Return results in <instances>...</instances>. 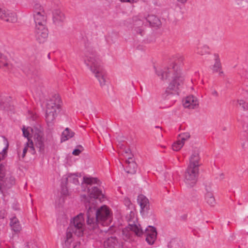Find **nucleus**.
Here are the masks:
<instances>
[{
    "mask_svg": "<svg viewBox=\"0 0 248 248\" xmlns=\"http://www.w3.org/2000/svg\"><path fill=\"white\" fill-rule=\"evenodd\" d=\"M133 231L130 229L129 226L124 228L122 231V237L125 241L130 240L131 239L132 232Z\"/></svg>",
    "mask_w": 248,
    "mask_h": 248,
    "instance_id": "b1692460",
    "label": "nucleus"
},
{
    "mask_svg": "<svg viewBox=\"0 0 248 248\" xmlns=\"http://www.w3.org/2000/svg\"><path fill=\"white\" fill-rule=\"evenodd\" d=\"M33 16L36 24L35 26L46 25V14L43 8L39 4H35L34 6Z\"/></svg>",
    "mask_w": 248,
    "mask_h": 248,
    "instance_id": "1a4fd4ad",
    "label": "nucleus"
},
{
    "mask_svg": "<svg viewBox=\"0 0 248 248\" xmlns=\"http://www.w3.org/2000/svg\"><path fill=\"white\" fill-rule=\"evenodd\" d=\"M84 230L85 223L83 215L80 214L71 220L67 232L80 237L83 235Z\"/></svg>",
    "mask_w": 248,
    "mask_h": 248,
    "instance_id": "39448f33",
    "label": "nucleus"
},
{
    "mask_svg": "<svg viewBox=\"0 0 248 248\" xmlns=\"http://www.w3.org/2000/svg\"><path fill=\"white\" fill-rule=\"evenodd\" d=\"M178 2L181 3V4H185L186 3L187 0H176Z\"/></svg>",
    "mask_w": 248,
    "mask_h": 248,
    "instance_id": "49530a36",
    "label": "nucleus"
},
{
    "mask_svg": "<svg viewBox=\"0 0 248 248\" xmlns=\"http://www.w3.org/2000/svg\"><path fill=\"white\" fill-rule=\"evenodd\" d=\"M126 218L128 223V226L130 227V229L133 231L135 234L138 236H141L143 234V230L138 223L135 212L130 211L126 216Z\"/></svg>",
    "mask_w": 248,
    "mask_h": 248,
    "instance_id": "0eeeda50",
    "label": "nucleus"
},
{
    "mask_svg": "<svg viewBox=\"0 0 248 248\" xmlns=\"http://www.w3.org/2000/svg\"><path fill=\"white\" fill-rule=\"evenodd\" d=\"M235 3L238 5L244 6L248 3V0H235Z\"/></svg>",
    "mask_w": 248,
    "mask_h": 248,
    "instance_id": "58836bf2",
    "label": "nucleus"
},
{
    "mask_svg": "<svg viewBox=\"0 0 248 248\" xmlns=\"http://www.w3.org/2000/svg\"><path fill=\"white\" fill-rule=\"evenodd\" d=\"M29 149L31 154L34 155L35 154L36 152L32 140H31L30 142H28L26 143L21 154H20L19 151H18V155L19 157H20L21 156L22 158H24V157L26 156L27 151H28Z\"/></svg>",
    "mask_w": 248,
    "mask_h": 248,
    "instance_id": "aec40b11",
    "label": "nucleus"
},
{
    "mask_svg": "<svg viewBox=\"0 0 248 248\" xmlns=\"http://www.w3.org/2000/svg\"><path fill=\"white\" fill-rule=\"evenodd\" d=\"M205 200L206 202L211 206H214L216 204V200L213 194L205 195Z\"/></svg>",
    "mask_w": 248,
    "mask_h": 248,
    "instance_id": "c85d7f7f",
    "label": "nucleus"
},
{
    "mask_svg": "<svg viewBox=\"0 0 248 248\" xmlns=\"http://www.w3.org/2000/svg\"><path fill=\"white\" fill-rule=\"evenodd\" d=\"M80 148H81V149L82 148V146H80Z\"/></svg>",
    "mask_w": 248,
    "mask_h": 248,
    "instance_id": "3c124183",
    "label": "nucleus"
},
{
    "mask_svg": "<svg viewBox=\"0 0 248 248\" xmlns=\"http://www.w3.org/2000/svg\"><path fill=\"white\" fill-rule=\"evenodd\" d=\"M212 94L214 96H217V91H214L212 92Z\"/></svg>",
    "mask_w": 248,
    "mask_h": 248,
    "instance_id": "de8ad7c7",
    "label": "nucleus"
},
{
    "mask_svg": "<svg viewBox=\"0 0 248 248\" xmlns=\"http://www.w3.org/2000/svg\"><path fill=\"white\" fill-rule=\"evenodd\" d=\"M89 197H87L85 195L81 196V200L88 203L86 205H93L94 203L95 199H101L104 197V195L102 191L96 186L92 187L91 188H88Z\"/></svg>",
    "mask_w": 248,
    "mask_h": 248,
    "instance_id": "6e6552de",
    "label": "nucleus"
},
{
    "mask_svg": "<svg viewBox=\"0 0 248 248\" xmlns=\"http://www.w3.org/2000/svg\"><path fill=\"white\" fill-rule=\"evenodd\" d=\"M135 30L136 31L137 33L139 34L141 36H142L144 34V30L141 27H136L135 28Z\"/></svg>",
    "mask_w": 248,
    "mask_h": 248,
    "instance_id": "ea45409f",
    "label": "nucleus"
},
{
    "mask_svg": "<svg viewBox=\"0 0 248 248\" xmlns=\"http://www.w3.org/2000/svg\"><path fill=\"white\" fill-rule=\"evenodd\" d=\"M177 66L172 63L169 67L156 70V74L162 80L169 79L170 78L172 79L166 90V97L168 96V99H170L171 95L176 96L178 95L179 89L184 83V78L181 73L177 71Z\"/></svg>",
    "mask_w": 248,
    "mask_h": 248,
    "instance_id": "f257e3e1",
    "label": "nucleus"
},
{
    "mask_svg": "<svg viewBox=\"0 0 248 248\" xmlns=\"http://www.w3.org/2000/svg\"><path fill=\"white\" fill-rule=\"evenodd\" d=\"M146 18L150 24L152 26H157L159 25V19L154 15H149Z\"/></svg>",
    "mask_w": 248,
    "mask_h": 248,
    "instance_id": "a878e982",
    "label": "nucleus"
},
{
    "mask_svg": "<svg viewBox=\"0 0 248 248\" xmlns=\"http://www.w3.org/2000/svg\"><path fill=\"white\" fill-rule=\"evenodd\" d=\"M78 176L75 174H71L69 176V181L72 182L75 185H78L79 184V182L78 179Z\"/></svg>",
    "mask_w": 248,
    "mask_h": 248,
    "instance_id": "f704fd0d",
    "label": "nucleus"
},
{
    "mask_svg": "<svg viewBox=\"0 0 248 248\" xmlns=\"http://www.w3.org/2000/svg\"><path fill=\"white\" fill-rule=\"evenodd\" d=\"M199 169L187 167L184 174V182L187 188L193 187L196 184Z\"/></svg>",
    "mask_w": 248,
    "mask_h": 248,
    "instance_id": "423d86ee",
    "label": "nucleus"
},
{
    "mask_svg": "<svg viewBox=\"0 0 248 248\" xmlns=\"http://www.w3.org/2000/svg\"><path fill=\"white\" fill-rule=\"evenodd\" d=\"M126 163L127 164V166L126 167V172L130 174L135 173L137 165L133 158V155L128 157L127 159L126 160Z\"/></svg>",
    "mask_w": 248,
    "mask_h": 248,
    "instance_id": "a211bd4d",
    "label": "nucleus"
},
{
    "mask_svg": "<svg viewBox=\"0 0 248 248\" xmlns=\"http://www.w3.org/2000/svg\"><path fill=\"white\" fill-rule=\"evenodd\" d=\"M10 225L12 230L16 232H19L21 230V226L19 221L15 217L11 218Z\"/></svg>",
    "mask_w": 248,
    "mask_h": 248,
    "instance_id": "5701e85b",
    "label": "nucleus"
},
{
    "mask_svg": "<svg viewBox=\"0 0 248 248\" xmlns=\"http://www.w3.org/2000/svg\"><path fill=\"white\" fill-rule=\"evenodd\" d=\"M87 223L89 229L95 230L99 224L102 226L108 224L110 219V211L108 206L103 205L96 209L94 204L86 205Z\"/></svg>",
    "mask_w": 248,
    "mask_h": 248,
    "instance_id": "f03ea898",
    "label": "nucleus"
},
{
    "mask_svg": "<svg viewBox=\"0 0 248 248\" xmlns=\"http://www.w3.org/2000/svg\"><path fill=\"white\" fill-rule=\"evenodd\" d=\"M34 141L35 145L37 148L39 149V152L44 154L45 152V139L43 137V132L40 130L38 133L34 136Z\"/></svg>",
    "mask_w": 248,
    "mask_h": 248,
    "instance_id": "f8f14e48",
    "label": "nucleus"
},
{
    "mask_svg": "<svg viewBox=\"0 0 248 248\" xmlns=\"http://www.w3.org/2000/svg\"><path fill=\"white\" fill-rule=\"evenodd\" d=\"M80 242L79 241L75 242L73 244V248H80Z\"/></svg>",
    "mask_w": 248,
    "mask_h": 248,
    "instance_id": "79ce46f5",
    "label": "nucleus"
},
{
    "mask_svg": "<svg viewBox=\"0 0 248 248\" xmlns=\"http://www.w3.org/2000/svg\"><path fill=\"white\" fill-rule=\"evenodd\" d=\"M208 49V47L205 46L201 48L198 47L197 48V53L201 56L209 54Z\"/></svg>",
    "mask_w": 248,
    "mask_h": 248,
    "instance_id": "7c9ffc66",
    "label": "nucleus"
},
{
    "mask_svg": "<svg viewBox=\"0 0 248 248\" xmlns=\"http://www.w3.org/2000/svg\"><path fill=\"white\" fill-rule=\"evenodd\" d=\"M61 106V100L59 95L55 94L47 101L46 104V120L48 125L53 124Z\"/></svg>",
    "mask_w": 248,
    "mask_h": 248,
    "instance_id": "20e7f679",
    "label": "nucleus"
},
{
    "mask_svg": "<svg viewBox=\"0 0 248 248\" xmlns=\"http://www.w3.org/2000/svg\"><path fill=\"white\" fill-rule=\"evenodd\" d=\"M190 134L188 132L183 133L179 135L181 141L184 142V144H185V142L186 140H187L190 138Z\"/></svg>",
    "mask_w": 248,
    "mask_h": 248,
    "instance_id": "473e14b6",
    "label": "nucleus"
},
{
    "mask_svg": "<svg viewBox=\"0 0 248 248\" xmlns=\"http://www.w3.org/2000/svg\"><path fill=\"white\" fill-rule=\"evenodd\" d=\"M5 217V211H0V218H4Z\"/></svg>",
    "mask_w": 248,
    "mask_h": 248,
    "instance_id": "c03bdc74",
    "label": "nucleus"
},
{
    "mask_svg": "<svg viewBox=\"0 0 248 248\" xmlns=\"http://www.w3.org/2000/svg\"><path fill=\"white\" fill-rule=\"evenodd\" d=\"M184 107L189 109H195L199 106L198 99L193 95L186 97L184 100Z\"/></svg>",
    "mask_w": 248,
    "mask_h": 248,
    "instance_id": "ddd939ff",
    "label": "nucleus"
},
{
    "mask_svg": "<svg viewBox=\"0 0 248 248\" xmlns=\"http://www.w3.org/2000/svg\"><path fill=\"white\" fill-rule=\"evenodd\" d=\"M124 202L125 205L127 206H129L131 204L130 201L128 198H125Z\"/></svg>",
    "mask_w": 248,
    "mask_h": 248,
    "instance_id": "37998d69",
    "label": "nucleus"
},
{
    "mask_svg": "<svg viewBox=\"0 0 248 248\" xmlns=\"http://www.w3.org/2000/svg\"><path fill=\"white\" fill-rule=\"evenodd\" d=\"M74 238L73 234L69 233L66 232L65 240L63 244V248H69L71 246V243L73 241Z\"/></svg>",
    "mask_w": 248,
    "mask_h": 248,
    "instance_id": "bb28decb",
    "label": "nucleus"
},
{
    "mask_svg": "<svg viewBox=\"0 0 248 248\" xmlns=\"http://www.w3.org/2000/svg\"><path fill=\"white\" fill-rule=\"evenodd\" d=\"M48 31L45 26H35L34 36L36 41L39 43H43L48 37Z\"/></svg>",
    "mask_w": 248,
    "mask_h": 248,
    "instance_id": "9d476101",
    "label": "nucleus"
},
{
    "mask_svg": "<svg viewBox=\"0 0 248 248\" xmlns=\"http://www.w3.org/2000/svg\"><path fill=\"white\" fill-rule=\"evenodd\" d=\"M23 135L24 137L27 138L28 140V142L30 141V137L31 135L34 137V136L36 134V133H38L39 131L40 130L37 127H26L24 126L22 128Z\"/></svg>",
    "mask_w": 248,
    "mask_h": 248,
    "instance_id": "6ab92c4d",
    "label": "nucleus"
},
{
    "mask_svg": "<svg viewBox=\"0 0 248 248\" xmlns=\"http://www.w3.org/2000/svg\"><path fill=\"white\" fill-rule=\"evenodd\" d=\"M238 103L239 105L244 110H247L248 108V104L244 100H238Z\"/></svg>",
    "mask_w": 248,
    "mask_h": 248,
    "instance_id": "e433bc0d",
    "label": "nucleus"
},
{
    "mask_svg": "<svg viewBox=\"0 0 248 248\" xmlns=\"http://www.w3.org/2000/svg\"><path fill=\"white\" fill-rule=\"evenodd\" d=\"M139 22H140V23L139 24V25H140V24H142V22H141V21H139Z\"/></svg>",
    "mask_w": 248,
    "mask_h": 248,
    "instance_id": "8fccbe9b",
    "label": "nucleus"
},
{
    "mask_svg": "<svg viewBox=\"0 0 248 248\" xmlns=\"http://www.w3.org/2000/svg\"><path fill=\"white\" fill-rule=\"evenodd\" d=\"M53 22L57 25H60L65 19L64 14L59 9H55L52 13Z\"/></svg>",
    "mask_w": 248,
    "mask_h": 248,
    "instance_id": "f3484780",
    "label": "nucleus"
},
{
    "mask_svg": "<svg viewBox=\"0 0 248 248\" xmlns=\"http://www.w3.org/2000/svg\"><path fill=\"white\" fill-rule=\"evenodd\" d=\"M82 151V149H81V150L79 149H75L73 151L72 154L75 155H78L80 154V153Z\"/></svg>",
    "mask_w": 248,
    "mask_h": 248,
    "instance_id": "a19ab883",
    "label": "nucleus"
},
{
    "mask_svg": "<svg viewBox=\"0 0 248 248\" xmlns=\"http://www.w3.org/2000/svg\"><path fill=\"white\" fill-rule=\"evenodd\" d=\"M184 145V142L178 140L172 144V148L173 151H178L183 147Z\"/></svg>",
    "mask_w": 248,
    "mask_h": 248,
    "instance_id": "c756f323",
    "label": "nucleus"
},
{
    "mask_svg": "<svg viewBox=\"0 0 248 248\" xmlns=\"http://www.w3.org/2000/svg\"><path fill=\"white\" fill-rule=\"evenodd\" d=\"M84 62L96 78L100 86L103 88L106 84V77L101 66L99 59L93 53L85 54Z\"/></svg>",
    "mask_w": 248,
    "mask_h": 248,
    "instance_id": "7ed1b4c3",
    "label": "nucleus"
},
{
    "mask_svg": "<svg viewBox=\"0 0 248 248\" xmlns=\"http://www.w3.org/2000/svg\"><path fill=\"white\" fill-rule=\"evenodd\" d=\"M104 246L105 248H124L122 243L114 236L107 239L104 242Z\"/></svg>",
    "mask_w": 248,
    "mask_h": 248,
    "instance_id": "4468645a",
    "label": "nucleus"
},
{
    "mask_svg": "<svg viewBox=\"0 0 248 248\" xmlns=\"http://www.w3.org/2000/svg\"><path fill=\"white\" fill-rule=\"evenodd\" d=\"M146 236H152V234L157 235V232L155 227L152 226H148L145 230H143V234Z\"/></svg>",
    "mask_w": 248,
    "mask_h": 248,
    "instance_id": "cd10ccee",
    "label": "nucleus"
},
{
    "mask_svg": "<svg viewBox=\"0 0 248 248\" xmlns=\"http://www.w3.org/2000/svg\"><path fill=\"white\" fill-rule=\"evenodd\" d=\"M15 179L13 176L7 177L5 180V185L7 187H10L15 184Z\"/></svg>",
    "mask_w": 248,
    "mask_h": 248,
    "instance_id": "2f4dec72",
    "label": "nucleus"
},
{
    "mask_svg": "<svg viewBox=\"0 0 248 248\" xmlns=\"http://www.w3.org/2000/svg\"><path fill=\"white\" fill-rule=\"evenodd\" d=\"M200 156L198 150H195L193 152L189 159V164L187 167L196 169H199Z\"/></svg>",
    "mask_w": 248,
    "mask_h": 248,
    "instance_id": "2eb2a0df",
    "label": "nucleus"
},
{
    "mask_svg": "<svg viewBox=\"0 0 248 248\" xmlns=\"http://www.w3.org/2000/svg\"><path fill=\"white\" fill-rule=\"evenodd\" d=\"M156 236L157 235H155V234H152V236H146V241L148 244L153 245L156 239Z\"/></svg>",
    "mask_w": 248,
    "mask_h": 248,
    "instance_id": "72a5a7b5",
    "label": "nucleus"
},
{
    "mask_svg": "<svg viewBox=\"0 0 248 248\" xmlns=\"http://www.w3.org/2000/svg\"><path fill=\"white\" fill-rule=\"evenodd\" d=\"M205 195H208V194L213 193V188L211 185H207L205 186Z\"/></svg>",
    "mask_w": 248,
    "mask_h": 248,
    "instance_id": "4c0bfd02",
    "label": "nucleus"
},
{
    "mask_svg": "<svg viewBox=\"0 0 248 248\" xmlns=\"http://www.w3.org/2000/svg\"><path fill=\"white\" fill-rule=\"evenodd\" d=\"M99 182V180L97 178L84 176L83 178L82 185L85 184L86 185H92L93 184H98Z\"/></svg>",
    "mask_w": 248,
    "mask_h": 248,
    "instance_id": "393cba45",
    "label": "nucleus"
},
{
    "mask_svg": "<svg viewBox=\"0 0 248 248\" xmlns=\"http://www.w3.org/2000/svg\"><path fill=\"white\" fill-rule=\"evenodd\" d=\"M75 135V133L73 132L69 128H66L63 131L62 135L61 140L62 142L65 141L73 137Z\"/></svg>",
    "mask_w": 248,
    "mask_h": 248,
    "instance_id": "4be33fe9",
    "label": "nucleus"
},
{
    "mask_svg": "<svg viewBox=\"0 0 248 248\" xmlns=\"http://www.w3.org/2000/svg\"><path fill=\"white\" fill-rule=\"evenodd\" d=\"M214 60L215 63L212 67V70L214 72H219V75H221L222 74H223V72L220 71L221 69V64L218 54H214Z\"/></svg>",
    "mask_w": 248,
    "mask_h": 248,
    "instance_id": "412c9836",
    "label": "nucleus"
},
{
    "mask_svg": "<svg viewBox=\"0 0 248 248\" xmlns=\"http://www.w3.org/2000/svg\"><path fill=\"white\" fill-rule=\"evenodd\" d=\"M122 2H128L130 3H134L137 2L138 0H120Z\"/></svg>",
    "mask_w": 248,
    "mask_h": 248,
    "instance_id": "a18cd8bd",
    "label": "nucleus"
},
{
    "mask_svg": "<svg viewBox=\"0 0 248 248\" xmlns=\"http://www.w3.org/2000/svg\"><path fill=\"white\" fill-rule=\"evenodd\" d=\"M129 151H130V150L129 149H127V150L125 151V153L128 154Z\"/></svg>",
    "mask_w": 248,
    "mask_h": 248,
    "instance_id": "09e8293b",
    "label": "nucleus"
},
{
    "mask_svg": "<svg viewBox=\"0 0 248 248\" xmlns=\"http://www.w3.org/2000/svg\"><path fill=\"white\" fill-rule=\"evenodd\" d=\"M8 65V63L5 57L0 53V67L7 66Z\"/></svg>",
    "mask_w": 248,
    "mask_h": 248,
    "instance_id": "c9c22d12",
    "label": "nucleus"
},
{
    "mask_svg": "<svg viewBox=\"0 0 248 248\" xmlns=\"http://www.w3.org/2000/svg\"><path fill=\"white\" fill-rule=\"evenodd\" d=\"M137 200L140 207V213L144 214L149 209L148 199L145 196L140 195L138 196Z\"/></svg>",
    "mask_w": 248,
    "mask_h": 248,
    "instance_id": "dca6fc26",
    "label": "nucleus"
},
{
    "mask_svg": "<svg viewBox=\"0 0 248 248\" xmlns=\"http://www.w3.org/2000/svg\"><path fill=\"white\" fill-rule=\"evenodd\" d=\"M0 19L6 22L15 23L17 20L15 13L3 9L0 7Z\"/></svg>",
    "mask_w": 248,
    "mask_h": 248,
    "instance_id": "9b49d317",
    "label": "nucleus"
}]
</instances>
